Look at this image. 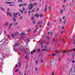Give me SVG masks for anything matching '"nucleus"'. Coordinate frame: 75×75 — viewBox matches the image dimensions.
Instances as JSON below:
<instances>
[{"mask_svg": "<svg viewBox=\"0 0 75 75\" xmlns=\"http://www.w3.org/2000/svg\"><path fill=\"white\" fill-rule=\"evenodd\" d=\"M18 14L19 16H20V13H17L15 15L14 14V13H13V16L14 17H13V19L14 21H16V18H17L16 16H17V15H18Z\"/></svg>", "mask_w": 75, "mask_h": 75, "instance_id": "obj_1", "label": "nucleus"}, {"mask_svg": "<svg viewBox=\"0 0 75 75\" xmlns=\"http://www.w3.org/2000/svg\"><path fill=\"white\" fill-rule=\"evenodd\" d=\"M33 7H34V6L33 5V4L31 3L29 4V5L28 6V8L29 10H32Z\"/></svg>", "mask_w": 75, "mask_h": 75, "instance_id": "obj_2", "label": "nucleus"}, {"mask_svg": "<svg viewBox=\"0 0 75 75\" xmlns=\"http://www.w3.org/2000/svg\"><path fill=\"white\" fill-rule=\"evenodd\" d=\"M18 32H15L14 34H13L11 35V36L13 38H14V35L16 36L18 35Z\"/></svg>", "mask_w": 75, "mask_h": 75, "instance_id": "obj_3", "label": "nucleus"}, {"mask_svg": "<svg viewBox=\"0 0 75 75\" xmlns=\"http://www.w3.org/2000/svg\"><path fill=\"white\" fill-rule=\"evenodd\" d=\"M25 33H24V32L21 33L20 34V35H21V38H23V37H25Z\"/></svg>", "mask_w": 75, "mask_h": 75, "instance_id": "obj_4", "label": "nucleus"}, {"mask_svg": "<svg viewBox=\"0 0 75 75\" xmlns=\"http://www.w3.org/2000/svg\"><path fill=\"white\" fill-rule=\"evenodd\" d=\"M10 10V9H9V8H8L7 9V15L8 16V15H10V16L11 17V14L10 13L8 12V11Z\"/></svg>", "mask_w": 75, "mask_h": 75, "instance_id": "obj_5", "label": "nucleus"}, {"mask_svg": "<svg viewBox=\"0 0 75 75\" xmlns=\"http://www.w3.org/2000/svg\"><path fill=\"white\" fill-rule=\"evenodd\" d=\"M19 44L18 43H15L14 45H13V47H16V46H18Z\"/></svg>", "mask_w": 75, "mask_h": 75, "instance_id": "obj_6", "label": "nucleus"}, {"mask_svg": "<svg viewBox=\"0 0 75 75\" xmlns=\"http://www.w3.org/2000/svg\"><path fill=\"white\" fill-rule=\"evenodd\" d=\"M28 41H29V39H25L24 40V41H25V42L28 43Z\"/></svg>", "mask_w": 75, "mask_h": 75, "instance_id": "obj_7", "label": "nucleus"}, {"mask_svg": "<svg viewBox=\"0 0 75 75\" xmlns=\"http://www.w3.org/2000/svg\"><path fill=\"white\" fill-rule=\"evenodd\" d=\"M35 52V50H33V51H31V54H33V53H34V52Z\"/></svg>", "mask_w": 75, "mask_h": 75, "instance_id": "obj_8", "label": "nucleus"}, {"mask_svg": "<svg viewBox=\"0 0 75 75\" xmlns=\"http://www.w3.org/2000/svg\"><path fill=\"white\" fill-rule=\"evenodd\" d=\"M58 35H59V33L56 34H55V37H58Z\"/></svg>", "mask_w": 75, "mask_h": 75, "instance_id": "obj_9", "label": "nucleus"}, {"mask_svg": "<svg viewBox=\"0 0 75 75\" xmlns=\"http://www.w3.org/2000/svg\"><path fill=\"white\" fill-rule=\"evenodd\" d=\"M52 40L53 41H52V43L54 44V41H55V39L54 38H53L52 39Z\"/></svg>", "mask_w": 75, "mask_h": 75, "instance_id": "obj_10", "label": "nucleus"}, {"mask_svg": "<svg viewBox=\"0 0 75 75\" xmlns=\"http://www.w3.org/2000/svg\"><path fill=\"white\" fill-rule=\"evenodd\" d=\"M35 16L37 17H38L39 15L38 14V13H37L35 15Z\"/></svg>", "mask_w": 75, "mask_h": 75, "instance_id": "obj_11", "label": "nucleus"}, {"mask_svg": "<svg viewBox=\"0 0 75 75\" xmlns=\"http://www.w3.org/2000/svg\"><path fill=\"white\" fill-rule=\"evenodd\" d=\"M38 28H36V29L34 31V33H35V32L37 31V29H38Z\"/></svg>", "mask_w": 75, "mask_h": 75, "instance_id": "obj_12", "label": "nucleus"}, {"mask_svg": "<svg viewBox=\"0 0 75 75\" xmlns=\"http://www.w3.org/2000/svg\"><path fill=\"white\" fill-rule=\"evenodd\" d=\"M11 25H12V23H11L10 25V26L9 28V29H10V27H11Z\"/></svg>", "mask_w": 75, "mask_h": 75, "instance_id": "obj_13", "label": "nucleus"}, {"mask_svg": "<svg viewBox=\"0 0 75 75\" xmlns=\"http://www.w3.org/2000/svg\"><path fill=\"white\" fill-rule=\"evenodd\" d=\"M18 1L19 3V2H21V3H22L23 2V1L22 0H18Z\"/></svg>", "mask_w": 75, "mask_h": 75, "instance_id": "obj_14", "label": "nucleus"}, {"mask_svg": "<svg viewBox=\"0 0 75 75\" xmlns=\"http://www.w3.org/2000/svg\"><path fill=\"white\" fill-rule=\"evenodd\" d=\"M6 4H11V2H6Z\"/></svg>", "mask_w": 75, "mask_h": 75, "instance_id": "obj_15", "label": "nucleus"}, {"mask_svg": "<svg viewBox=\"0 0 75 75\" xmlns=\"http://www.w3.org/2000/svg\"><path fill=\"white\" fill-rule=\"evenodd\" d=\"M31 20H34V16L32 17L31 18Z\"/></svg>", "mask_w": 75, "mask_h": 75, "instance_id": "obj_16", "label": "nucleus"}, {"mask_svg": "<svg viewBox=\"0 0 75 75\" xmlns=\"http://www.w3.org/2000/svg\"><path fill=\"white\" fill-rule=\"evenodd\" d=\"M31 31V29H28L27 31V33H29V32H30V31Z\"/></svg>", "mask_w": 75, "mask_h": 75, "instance_id": "obj_17", "label": "nucleus"}, {"mask_svg": "<svg viewBox=\"0 0 75 75\" xmlns=\"http://www.w3.org/2000/svg\"><path fill=\"white\" fill-rule=\"evenodd\" d=\"M8 23H6L4 24V25H6V26H7L8 25Z\"/></svg>", "mask_w": 75, "mask_h": 75, "instance_id": "obj_18", "label": "nucleus"}, {"mask_svg": "<svg viewBox=\"0 0 75 75\" xmlns=\"http://www.w3.org/2000/svg\"><path fill=\"white\" fill-rule=\"evenodd\" d=\"M23 6H27V4L26 3H24L23 4Z\"/></svg>", "mask_w": 75, "mask_h": 75, "instance_id": "obj_19", "label": "nucleus"}, {"mask_svg": "<svg viewBox=\"0 0 75 75\" xmlns=\"http://www.w3.org/2000/svg\"><path fill=\"white\" fill-rule=\"evenodd\" d=\"M47 40H50V38H49V37H48V36H47L46 38Z\"/></svg>", "mask_w": 75, "mask_h": 75, "instance_id": "obj_20", "label": "nucleus"}, {"mask_svg": "<svg viewBox=\"0 0 75 75\" xmlns=\"http://www.w3.org/2000/svg\"><path fill=\"white\" fill-rule=\"evenodd\" d=\"M19 67H21V62H19Z\"/></svg>", "mask_w": 75, "mask_h": 75, "instance_id": "obj_21", "label": "nucleus"}, {"mask_svg": "<svg viewBox=\"0 0 75 75\" xmlns=\"http://www.w3.org/2000/svg\"><path fill=\"white\" fill-rule=\"evenodd\" d=\"M37 24H38V25H40V24H41V23H40V22H38L37 23Z\"/></svg>", "mask_w": 75, "mask_h": 75, "instance_id": "obj_22", "label": "nucleus"}, {"mask_svg": "<svg viewBox=\"0 0 75 75\" xmlns=\"http://www.w3.org/2000/svg\"><path fill=\"white\" fill-rule=\"evenodd\" d=\"M38 60H37L35 62V65H37V63H38Z\"/></svg>", "mask_w": 75, "mask_h": 75, "instance_id": "obj_23", "label": "nucleus"}, {"mask_svg": "<svg viewBox=\"0 0 75 75\" xmlns=\"http://www.w3.org/2000/svg\"><path fill=\"white\" fill-rule=\"evenodd\" d=\"M60 14H62V9L60 11Z\"/></svg>", "mask_w": 75, "mask_h": 75, "instance_id": "obj_24", "label": "nucleus"}, {"mask_svg": "<svg viewBox=\"0 0 75 75\" xmlns=\"http://www.w3.org/2000/svg\"><path fill=\"white\" fill-rule=\"evenodd\" d=\"M43 17V15L42 14H41L40 16V17Z\"/></svg>", "mask_w": 75, "mask_h": 75, "instance_id": "obj_25", "label": "nucleus"}, {"mask_svg": "<svg viewBox=\"0 0 75 75\" xmlns=\"http://www.w3.org/2000/svg\"><path fill=\"white\" fill-rule=\"evenodd\" d=\"M1 9L2 10H4V8H2V7H1Z\"/></svg>", "mask_w": 75, "mask_h": 75, "instance_id": "obj_26", "label": "nucleus"}, {"mask_svg": "<svg viewBox=\"0 0 75 75\" xmlns=\"http://www.w3.org/2000/svg\"><path fill=\"white\" fill-rule=\"evenodd\" d=\"M33 24H35V21H33Z\"/></svg>", "mask_w": 75, "mask_h": 75, "instance_id": "obj_27", "label": "nucleus"}, {"mask_svg": "<svg viewBox=\"0 0 75 75\" xmlns=\"http://www.w3.org/2000/svg\"><path fill=\"white\" fill-rule=\"evenodd\" d=\"M43 62V60L42 59L40 60V63H42Z\"/></svg>", "mask_w": 75, "mask_h": 75, "instance_id": "obj_28", "label": "nucleus"}, {"mask_svg": "<svg viewBox=\"0 0 75 75\" xmlns=\"http://www.w3.org/2000/svg\"><path fill=\"white\" fill-rule=\"evenodd\" d=\"M44 11H45L46 12L47 11V8H45L44 10Z\"/></svg>", "mask_w": 75, "mask_h": 75, "instance_id": "obj_29", "label": "nucleus"}, {"mask_svg": "<svg viewBox=\"0 0 75 75\" xmlns=\"http://www.w3.org/2000/svg\"><path fill=\"white\" fill-rule=\"evenodd\" d=\"M22 16H21V17L20 18H19L20 20H22Z\"/></svg>", "mask_w": 75, "mask_h": 75, "instance_id": "obj_30", "label": "nucleus"}, {"mask_svg": "<svg viewBox=\"0 0 75 75\" xmlns=\"http://www.w3.org/2000/svg\"><path fill=\"white\" fill-rule=\"evenodd\" d=\"M18 69L16 70L15 71V72H18Z\"/></svg>", "mask_w": 75, "mask_h": 75, "instance_id": "obj_31", "label": "nucleus"}, {"mask_svg": "<svg viewBox=\"0 0 75 75\" xmlns=\"http://www.w3.org/2000/svg\"><path fill=\"white\" fill-rule=\"evenodd\" d=\"M52 56H55V54H52Z\"/></svg>", "mask_w": 75, "mask_h": 75, "instance_id": "obj_32", "label": "nucleus"}, {"mask_svg": "<svg viewBox=\"0 0 75 75\" xmlns=\"http://www.w3.org/2000/svg\"><path fill=\"white\" fill-rule=\"evenodd\" d=\"M20 12H21L22 13V14H23V11H22V10H20Z\"/></svg>", "mask_w": 75, "mask_h": 75, "instance_id": "obj_33", "label": "nucleus"}, {"mask_svg": "<svg viewBox=\"0 0 75 75\" xmlns=\"http://www.w3.org/2000/svg\"><path fill=\"white\" fill-rule=\"evenodd\" d=\"M33 4L35 6V5H37V3H34Z\"/></svg>", "mask_w": 75, "mask_h": 75, "instance_id": "obj_34", "label": "nucleus"}, {"mask_svg": "<svg viewBox=\"0 0 75 75\" xmlns=\"http://www.w3.org/2000/svg\"><path fill=\"white\" fill-rule=\"evenodd\" d=\"M49 8L50 11H51V7L49 6Z\"/></svg>", "mask_w": 75, "mask_h": 75, "instance_id": "obj_35", "label": "nucleus"}, {"mask_svg": "<svg viewBox=\"0 0 75 75\" xmlns=\"http://www.w3.org/2000/svg\"><path fill=\"white\" fill-rule=\"evenodd\" d=\"M59 19H60L59 21L60 22H61L62 21V20H61V18H60Z\"/></svg>", "mask_w": 75, "mask_h": 75, "instance_id": "obj_36", "label": "nucleus"}, {"mask_svg": "<svg viewBox=\"0 0 75 75\" xmlns=\"http://www.w3.org/2000/svg\"><path fill=\"white\" fill-rule=\"evenodd\" d=\"M25 10V8H23V11H24V10Z\"/></svg>", "mask_w": 75, "mask_h": 75, "instance_id": "obj_37", "label": "nucleus"}, {"mask_svg": "<svg viewBox=\"0 0 75 75\" xmlns=\"http://www.w3.org/2000/svg\"><path fill=\"white\" fill-rule=\"evenodd\" d=\"M46 50H47V49H45V50L44 49H43V51H46Z\"/></svg>", "mask_w": 75, "mask_h": 75, "instance_id": "obj_38", "label": "nucleus"}, {"mask_svg": "<svg viewBox=\"0 0 75 75\" xmlns=\"http://www.w3.org/2000/svg\"><path fill=\"white\" fill-rule=\"evenodd\" d=\"M35 71H37V70H38V68H35Z\"/></svg>", "mask_w": 75, "mask_h": 75, "instance_id": "obj_39", "label": "nucleus"}, {"mask_svg": "<svg viewBox=\"0 0 75 75\" xmlns=\"http://www.w3.org/2000/svg\"><path fill=\"white\" fill-rule=\"evenodd\" d=\"M66 52L67 54V55H69V53H67V52Z\"/></svg>", "mask_w": 75, "mask_h": 75, "instance_id": "obj_40", "label": "nucleus"}, {"mask_svg": "<svg viewBox=\"0 0 75 75\" xmlns=\"http://www.w3.org/2000/svg\"><path fill=\"white\" fill-rule=\"evenodd\" d=\"M72 62L73 63H75V61H74V60L72 61Z\"/></svg>", "mask_w": 75, "mask_h": 75, "instance_id": "obj_41", "label": "nucleus"}, {"mask_svg": "<svg viewBox=\"0 0 75 75\" xmlns=\"http://www.w3.org/2000/svg\"><path fill=\"white\" fill-rule=\"evenodd\" d=\"M40 49H38V52H40Z\"/></svg>", "mask_w": 75, "mask_h": 75, "instance_id": "obj_42", "label": "nucleus"}, {"mask_svg": "<svg viewBox=\"0 0 75 75\" xmlns=\"http://www.w3.org/2000/svg\"><path fill=\"white\" fill-rule=\"evenodd\" d=\"M49 25H50V23L48 22L47 24V25H48V26H49Z\"/></svg>", "mask_w": 75, "mask_h": 75, "instance_id": "obj_43", "label": "nucleus"}, {"mask_svg": "<svg viewBox=\"0 0 75 75\" xmlns=\"http://www.w3.org/2000/svg\"><path fill=\"white\" fill-rule=\"evenodd\" d=\"M68 52H72V51L71 50H70Z\"/></svg>", "mask_w": 75, "mask_h": 75, "instance_id": "obj_44", "label": "nucleus"}, {"mask_svg": "<svg viewBox=\"0 0 75 75\" xmlns=\"http://www.w3.org/2000/svg\"><path fill=\"white\" fill-rule=\"evenodd\" d=\"M75 36H73V39H74V40H75V39H74V38H75Z\"/></svg>", "mask_w": 75, "mask_h": 75, "instance_id": "obj_45", "label": "nucleus"}, {"mask_svg": "<svg viewBox=\"0 0 75 75\" xmlns=\"http://www.w3.org/2000/svg\"><path fill=\"white\" fill-rule=\"evenodd\" d=\"M30 13H31V11H29L28 13H29V15H30Z\"/></svg>", "mask_w": 75, "mask_h": 75, "instance_id": "obj_46", "label": "nucleus"}, {"mask_svg": "<svg viewBox=\"0 0 75 75\" xmlns=\"http://www.w3.org/2000/svg\"><path fill=\"white\" fill-rule=\"evenodd\" d=\"M35 9L34 8L33 9V10L32 11V12H33V11H34V10Z\"/></svg>", "mask_w": 75, "mask_h": 75, "instance_id": "obj_47", "label": "nucleus"}, {"mask_svg": "<svg viewBox=\"0 0 75 75\" xmlns=\"http://www.w3.org/2000/svg\"><path fill=\"white\" fill-rule=\"evenodd\" d=\"M68 61H69V62H70V61L69 60V58H68Z\"/></svg>", "mask_w": 75, "mask_h": 75, "instance_id": "obj_48", "label": "nucleus"}, {"mask_svg": "<svg viewBox=\"0 0 75 75\" xmlns=\"http://www.w3.org/2000/svg\"><path fill=\"white\" fill-rule=\"evenodd\" d=\"M52 75H54V72H52Z\"/></svg>", "mask_w": 75, "mask_h": 75, "instance_id": "obj_49", "label": "nucleus"}, {"mask_svg": "<svg viewBox=\"0 0 75 75\" xmlns=\"http://www.w3.org/2000/svg\"><path fill=\"white\" fill-rule=\"evenodd\" d=\"M41 27H42V25H40V28H41Z\"/></svg>", "mask_w": 75, "mask_h": 75, "instance_id": "obj_50", "label": "nucleus"}, {"mask_svg": "<svg viewBox=\"0 0 75 75\" xmlns=\"http://www.w3.org/2000/svg\"><path fill=\"white\" fill-rule=\"evenodd\" d=\"M58 29H59L60 28V26H59L58 27Z\"/></svg>", "mask_w": 75, "mask_h": 75, "instance_id": "obj_51", "label": "nucleus"}, {"mask_svg": "<svg viewBox=\"0 0 75 75\" xmlns=\"http://www.w3.org/2000/svg\"><path fill=\"white\" fill-rule=\"evenodd\" d=\"M25 58L26 59H27V56H26L25 57Z\"/></svg>", "mask_w": 75, "mask_h": 75, "instance_id": "obj_52", "label": "nucleus"}, {"mask_svg": "<svg viewBox=\"0 0 75 75\" xmlns=\"http://www.w3.org/2000/svg\"><path fill=\"white\" fill-rule=\"evenodd\" d=\"M18 24V23H16L15 24L16 25H17Z\"/></svg>", "mask_w": 75, "mask_h": 75, "instance_id": "obj_53", "label": "nucleus"}, {"mask_svg": "<svg viewBox=\"0 0 75 75\" xmlns=\"http://www.w3.org/2000/svg\"><path fill=\"white\" fill-rule=\"evenodd\" d=\"M4 34H6V31H4Z\"/></svg>", "mask_w": 75, "mask_h": 75, "instance_id": "obj_54", "label": "nucleus"}, {"mask_svg": "<svg viewBox=\"0 0 75 75\" xmlns=\"http://www.w3.org/2000/svg\"><path fill=\"white\" fill-rule=\"evenodd\" d=\"M8 37H10V35H7Z\"/></svg>", "mask_w": 75, "mask_h": 75, "instance_id": "obj_55", "label": "nucleus"}, {"mask_svg": "<svg viewBox=\"0 0 75 75\" xmlns=\"http://www.w3.org/2000/svg\"><path fill=\"white\" fill-rule=\"evenodd\" d=\"M21 6V4H19V6L20 7V6Z\"/></svg>", "mask_w": 75, "mask_h": 75, "instance_id": "obj_56", "label": "nucleus"}, {"mask_svg": "<svg viewBox=\"0 0 75 75\" xmlns=\"http://www.w3.org/2000/svg\"><path fill=\"white\" fill-rule=\"evenodd\" d=\"M10 6H13V5L10 4Z\"/></svg>", "mask_w": 75, "mask_h": 75, "instance_id": "obj_57", "label": "nucleus"}, {"mask_svg": "<svg viewBox=\"0 0 75 75\" xmlns=\"http://www.w3.org/2000/svg\"><path fill=\"white\" fill-rule=\"evenodd\" d=\"M63 33V31H62L61 32V34H62Z\"/></svg>", "mask_w": 75, "mask_h": 75, "instance_id": "obj_58", "label": "nucleus"}, {"mask_svg": "<svg viewBox=\"0 0 75 75\" xmlns=\"http://www.w3.org/2000/svg\"><path fill=\"white\" fill-rule=\"evenodd\" d=\"M39 10V8H38L37 9V11H38V10Z\"/></svg>", "mask_w": 75, "mask_h": 75, "instance_id": "obj_59", "label": "nucleus"}, {"mask_svg": "<svg viewBox=\"0 0 75 75\" xmlns=\"http://www.w3.org/2000/svg\"><path fill=\"white\" fill-rule=\"evenodd\" d=\"M64 18H65V16H64L63 17V19H64Z\"/></svg>", "mask_w": 75, "mask_h": 75, "instance_id": "obj_60", "label": "nucleus"}, {"mask_svg": "<svg viewBox=\"0 0 75 75\" xmlns=\"http://www.w3.org/2000/svg\"><path fill=\"white\" fill-rule=\"evenodd\" d=\"M57 52V50H55V52Z\"/></svg>", "mask_w": 75, "mask_h": 75, "instance_id": "obj_61", "label": "nucleus"}, {"mask_svg": "<svg viewBox=\"0 0 75 75\" xmlns=\"http://www.w3.org/2000/svg\"><path fill=\"white\" fill-rule=\"evenodd\" d=\"M26 13V11H25V13Z\"/></svg>", "mask_w": 75, "mask_h": 75, "instance_id": "obj_62", "label": "nucleus"}, {"mask_svg": "<svg viewBox=\"0 0 75 75\" xmlns=\"http://www.w3.org/2000/svg\"><path fill=\"white\" fill-rule=\"evenodd\" d=\"M41 47L42 48V47H43V45H42L41 46Z\"/></svg>", "mask_w": 75, "mask_h": 75, "instance_id": "obj_63", "label": "nucleus"}, {"mask_svg": "<svg viewBox=\"0 0 75 75\" xmlns=\"http://www.w3.org/2000/svg\"><path fill=\"white\" fill-rule=\"evenodd\" d=\"M65 1H66V0H64V3H65Z\"/></svg>", "mask_w": 75, "mask_h": 75, "instance_id": "obj_64", "label": "nucleus"}]
</instances>
